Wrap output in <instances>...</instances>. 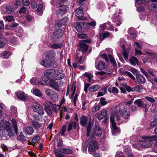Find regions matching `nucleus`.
<instances>
[{"instance_id": "nucleus-29", "label": "nucleus", "mask_w": 157, "mask_h": 157, "mask_svg": "<svg viewBox=\"0 0 157 157\" xmlns=\"http://www.w3.org/2000/svg\"><path fill=\"white\" fill-rule=\"evenodd\" d=\"M6 13L8 14H11L14 12V9L10 6H7L5 8Z\"/></svg>"}, {"instance_id": "nucleus-11", "label": "nucleus", "mask_w": 157, "mask_h": 157, "mask_svg": "<svg viewBox=\"0 0 157 157\" xmlns=\"http://www.w3.org/2000/svg\"><path fill=\"white\" fill-rule=\"evenodd\" d=\"M65 77V74L63 73V71L61 70H58L57 72L56 71L54 76V79L57 80H59L63 79Z\"/></svg>"}, {"instance_id": "nucleus-28", "label": "nucleus", "mask_w": 157, "mask_h": 157, "mask_svg": "<svg viewBox=\"0 0 157 157\" xmlns=\"http://www.w3.org/2000/svg\"><path fill=\"white\" fill-rule=\"evenodd\" d=\"M83 11L82 10V8L79 7V20H85L86 19V18L83 16Z\"/></svg>"}, {"instance_id": "nucleus-3", "label": "nucleus", "mask_w": 157, "mask_h": 157, "mask_svg": "<svg viewBox=\"0 0 157 157\" xmlns=\"http://www.w3.org/2000/svg\"><path fill=\"white\" fill-rule=\"evenodd\" d=\"M143 140L139 142V145L142 147L148 148L152 145V141L157 139V137L155 136H143Z\"/></svg>"}, {"instance_id": "nucleus-62", "label": "nucleus", "mask_w": 157, "mask_h": 157, "mask_svg": "<svg viewBox=\"0 0 157 157\" xmlns=\"http://www.w3.org/2000/svg\"><path fill=\"white\" fill-rule=\"evenodd\" d=\"M149 107V105H148V103H142V106L141 107L145 108L146 109H148Z\"/></svg>"}, {"instance_id": "nucleus-33", "label": "nucleus", "mask_w": 157, "mask_h": 157, "mask_svg": "<svg viewBox=\"0 0 157 157\" xmlns=\"http://www.w3.org/2000/svg\"><path fill=\"white\" fill-rule=\"evenodd\" d=\"M51 47L54 49H57L59 48H61L62 47V44H50Z\"/></svg>"}, {"instance_id": "nucleus-22", "label": "nucleus", "mask_w": 157, "mask_h": 157, "mask_svg": "<svg viewBox=\"0 0 157 157\" xmlns=\"http://www.w3.org/2000/svg\"><path fill=\"white\" fill-rule=\"evenodd\" d=\"M95 67L97 69L99 70H102L105 67V64L104 62L101 61L99 62L97 66H95Z\"/></svg>"}, {"instance_id": "nucleus-17", "label": "nucleus", "mask_w": 157, "mask_h": 157, "mask_svg": "<svg viewBox=\"0 0 157 157\" xmlns=\"http://www.w3.org/2000/svg\"><path fill=\"white\" fill-rule=\"evenodd\" d=\"M17 98L20 100L25 101L26 99L27 95L22 91H19L17 93Z\"/></svg>"}, {"instance_id": "nucleus-16", "label": "nucleus", "mask_w": 157, "mask_h": 157, "mask_svg": "<svg viewBox=\"0 0 157 157\" xmlns=\"http://www.w3.org/2000/svg\"><path fill=\"white\" fill-rule=\"evenodd\" d=\"M97 117L98 120H101L105 118L107 114V111L105 110H102L101 111L98 113Z\"/></svg>"}, {"instance_id": "nucleus-30", "label": "nucleus", "mask_w": 157, "mask_h": 157, "mask_svg": "<svg viewBox=\"0 0 157 157\" xmlns=\"http://www.w3.org/2000/svg\"><path fill=\"white\" fill-rule=\"evenodd\" d=\"M127 67V68H125V69L131 71L134 75H136L138 74V71L136 68L129 66H128Z\"/></svg>"}, {"instance_id": "nucleus-52", "label": "nucleus", "mask_w": 157, "mask_h": 157, "mask_svg": "<svg viewBox=\"0 0 157 157\" xmlns=\"http://www.w3.org/2000/svg\"><path fill=\"white\" fill-rule=\"evenodd\" d=\"M132 29H132V28L129 29L128 30V33L129 34V35L131 36L133 38H135L136 36V33H135L134 32H133V33L130 32V31Z\"/></svg>"}, {"instance_id": "nucleus-58", "label": "nucleus", "mask_w": 157, "mask_h": 157, "mask_svg": "<svg viewBox=\"0 0 157 157\" xmlns=\"http://www.w3.org/2000/svg\"><path fill=\"white\" fill-rule=\"evenodd\" d=\"M157 125V119L155 120L150 124L151 127H154Z\"/></svg>"}, {"instance_id": "nucleus-5", "label": "nucleus", "mask_w": 157, "mask_h": 157, "mask_svg": "<svg viewBox=\"0 0 157 157\" xmlns=\"http://www.w3.org/2000/svg\"><path fill=\"white\" fill-rule=\"evenodd\" d=\"M44 105L45 111L47 114L50 116L52 115L53 109V105L52 102L46 101L44 103Z\"/></svg>"}, {"instance_id": "nucleus-53", "label": "nucleus", "mask_w": 157, "mask_h": 157, "mask_svg": "<svg viewBox=\"0 0 157 157\" xmlns=\"http://www.w3.org/2000/svg\"><path fill=\"white\" fill-rule=\"evenodd\" d=\"M155 6V3H153L150 5L148 7V8L150 10L156 11L155 7H156Z\"/></svg>"}, {"instance_id": "nucleus-26", "label": "nucleus", "mask_w": 157, "mask_h": 157, "mask_svg": "<svg viewBox=\"0 0 157 157\" xmlns=\"http://www.w3.org/2000/svg\"><path fill=\"white\" fill-rule=\"evenodd\" d=\"M94 132L97 136H100L101 135V130L99 127H95L94 129Z\"/></svg>"}, {"instance_id": "nucleus-36", "label": "nucleus", "mask_w": 157, "mask_h": 157, "mask_svg": "<svg viewBox=\"0 0 157 157\" xmlns=\"http://www.w3.org/2000/svg\"><path fill=\"white\" fill-rule=\"evenodd\" d=\"M60 151L65 154H71L72 152L71 150L68 148L62 149Z\"/></svg>"}, {"instance_id": "nucleus-61", "label": "nucleus", "mask_w": 157, "mask_h": 157, "mask_svg": "<svg viewBox=\"0 0 157 157\" xmlns=\"http://www.w3.org/2000/svg\"><path fill=\"white\" fill-rule=\"evenodd\" d=\"M22 2L23 4L26 6H28L30 4V2L29 0H23Z\"/></svg>"}, {"instance_id": "nucleus-48", "label": "nucleus", "mask_w": 157, "mask_h": 157, "mask_svg": "<svg viewBox=\"0 0 157 157\" xmlns=\"http://www.w3.org/2000/svg\"><path fill=\"white\" fill-rule=\"evenodd\" d=\"M19 137L20 140L21 141H25L26 140V138L24 135L23 133L22 132H20V134L19 135Z\"/></svg>"}, {"instance_id": "nucleus-2", "label": "nucleus", "mask_w": 157, "mask_h": 157, "mask_svg": "<svg viewBox=\"0 0 157 157\" xmlns=\"http://www.w3.org/2000/svg\"><path fill=\"white\" fill-rule=\"evenodd\" d=\"M11 123L13 127L9 122L6 121L3 123L0 120V127L3 126V128L8 133V136L10 137L13 136L15 133L18 134V128L16 121L15 119H12Z\"/></svg>"}, {"instance_id": "nucleus-4", "label": "nucleus", "mask_w": 157, "mask_h": 157, "mask_svg": "<svg viewBox=\"0 0 157 157\" xmlns=\"http://www.w3.org/2000/svg\"><path fill=\"white\" fill-rule=\"evenodd\" d=\"M56 73V71L53 69H48L46 70L44 74L42 76L43 81L45 82L48 81V80L52 79L53 77L54 78V76Z\"/></svg>"}, {"instance_id": "nucleus-15", "label": "nucleus", "mask_w": 157, "mask_h": 157, "mask_svg": "<svg viewBox=\"0 0 157 157\" xmlns=\"http://www.w3.org/2000/svg\"><path fill=\"white\" fill-rule=\"evenodd\" d=\"M45 92L46 94L52 98L53 99L54 97H57V95L55 92L52 90L49 89H46L45 90Z\"/></svg>"}, {"instance_id": "nucleus-9", "label": "nucleus", "mask_w": 157, "mask_h": 157, "mask_svg": "<svg viewBox=\"0 0 157 157\" xmlns=\"http://www.w3.org/2000/svg\"><path fill=\"white\" fill-rule=\"evenodd\" d=\"M32 108L35 112L38 113L40 115H43L44 114L42 107L40 105H33L32 106Z\"/></svg>"}, {"instance_id": "nucleus-64", "label": "nucleus", "mask_w": 157, "mask_h": 157, "mask_svg": "<svg viewBox=\"0 0 157 157\" xmlns=\"http://www.w3.org/2000/svg\"><path fill=\"white\" fill-rule=\"evenodd\" d=\"M133 46L135 48V49H137V48H141V47L140 44L136 42L134 44Z\"/></svg>"}, {"instance_id": "nucleus-56", "label": "nucleus", "mask_w": 157, "mask_h": 157, "mask_svg": "<svg viewBox=\"0 0 157 157\" xmlns=\"http://www.w3.org/2000/svg\"><path fill=\"white\" fill-rule=\"evenodd\" d=\"M39 136H37L32 139V141L33 143H36L39 140Z\"/></svg>"}, {"instance_id": "nucleus-51", "label": "nucleus", "mask_w": 157, "mask_h": 157, "mask_svg": "<svg viewBox=\"0 0 157 157\" xmlns=\"http://www.w3.org/2000/svg\"><path fill=\"white\" fill-rule=\"evenodd\" d=\"M145 98L147 101L152 103H154L155 102V99L150 96H146Z\"/></svg>"}, {"instance_id": "nucleus-39", "label": "nucleus", "mask_w": 157, "mask_h": 157, "mask_svg": "<svg viewBox=\"0 0 157 157\" xmlns=\"http://www.w3.org/2000/svg\"><path fill=\"white\" fill-rule=\"evenodd\" d=\"M38 78L36 77H33L30 81V83L33 85H36L38 83Z\"/></svg>"}, {"instance_id": "nucleus-38", "label": "nucleus", "mask_w": 157, "mask_h": 157, "mask_svg": "<svg viewBox=\"0 0 157 157\" xmlns=\"http://www.w3.org/2000/svg\"><path fill=\"white\" fill-rule=\"evenodd\" d=\"M33 94L35 95L38 97H41L42 96V94L40 90L38 89H35L33 90Z\"/></svg>"}, {"instance_id": "nucleus-27", "label": "nucleus", "mask_w": 157, "mask_h": 157, "mask_svg": "<svg viewBox=\"0 0 157 157\" xmlns=\"http://www.w3.org/2000/svg\"><path fill=\"white\" fill-rule=\"evenodd\" d=\"M122 74L123 75H126L130 78L132 80H135V77L129 72L127 71H124L122 72Z\"/></svg>"}, {"instance_id": "nucleus-40", "label": "nucleus", "mask_w": 157, "mask_h": 157, "mask_svg": "<svg viewBox=\"0 0 157 157\" xmlns=\"http://www.w3.org/2000/svg\"><path fill=\"white\" fill-rule=\"evenodd\" d=\"M21 5L20 2L18 1L14 2L13 4V8L15 10L17 8Z\"/></svg>"}, {"instance_id": "nucleus-45", "label": "nucleus", "mask_w": 157, "mask_h": 157, "mask_svg": "<svg viewBox=\"0 0 157 157\" xmlns=\"http://www.w3.org/2000/svg\"><path fill=\"white\" fill-rule=\"evenodd\" d=\"M15 19L14 17L11 16H8L5 17V20L9 22H11L13 21Z\"/></svg>"}, {"instance_id": "nucleus-23", "label": "nucleus", "mask_w": 157, "mask_h": 157, "mask_svg": "<svg viewBox=\"0 0 157 157\" xmlns=\"http://www.w3.org/2000/svg\"><path fill=\"white\" fill-rule=\"evenodd\" d=\"M85 77L88 78V82H90L91 79L93 77V75L92 73L85 72L83 74L82 76V78H84Z\"/></svg>"}, {"instance_id": "nucleus-21", "label": "nucleus", "mask_w": 157, "mask_h": 157, "mask_svg": "<svg viewBox=\"0 0 157 157\" xmlns=\"http://www.w3.org/2000/svg\"><path fill=\"white\" fill-rule=\"evenodd\" d=\"M129 61L131 64L133 66H135L136 64L139 65V61L137 58L135 56H132L129 59Z\"/></svg>"}, {"instance_id": "nucleus-8", "label": "nucleus", "mask_w": 157, "mask_h": 157, "mask_svg": "<svg viewBox=\"0 0 157 157\" xmlns=\"http://www.w3.org/2000/svg\"><path fill=\"white\" fill-rule=\"evenodd\" d=\"M59 25H56V27H58L57 29L53 33V37L54 39H57L61 37L63 35V33L61 32V30L59 28Z\"/></svg>"}, {"instance_id": "nucleus-35", "label": "nucleus", "mask_w": 157, "mask_h": 157, "mask_svg": "<svg viewBox=\"0 0 157 157\" xmlns=\"http://www.w3.org/2000/svg\"><path fill=\"white\" fill-rule=\"evenodd\" d=\"M87 121V117L85 116H83L82 117L80 120L81 124L82 126L86 125V121Z\"/></svg>"}, {"instance_id": "nucleus-60", "label": "nucleus", "mask_w": 157, "mask_h": 157, "mask_svg": "<svg viewBox=\"0 0 157 157\" xmlns=\"http://www.w3.org/2000/svg\"><path fill=\"white\" fill-rule=\"evenodd\" d=\"M140 70L141 71L142 73L147 77L148 78L149 77V76L147 74V72L144 69L141 68L140 69Z\"/></svg>"}, {"instance_id": "nucleus-37", "label": "nucleus", "mask_w": 157, "mask_h": 157, "mask_svg": "<svg viewBox=\"0 0 157 157\" xmlns=\"http://www.w3.org/2000/svg\"><path fill=\"white\" fill-rule=\"evenodd\" d=\"M92 126V124L91 122V121H90L88 125L87 128V132L86 136L87 137H88L89 136V133L91 130V128Z\"/></svg>"}, {"instance_id": "nucleus-49", "label": "nucleus", "mask_w": 157, "mask_h": 157, "mask_svg": "<svg viewBox=\"0 0 157 157\" xmlns=\"http://www.w3.org/2000/svg\"><path fill=\"white\" fill-rule=\"evenodd\" d=\"M100 106L99 105H97L94 106L92 109V111L93 113L96 112L98 111L100 109Z\"/></svg>"}, {"instance_id": "nucleus-46", "label": "nucleus", "mask_w": 157, "mask_h": 157, "mask_svg": "<svg viewBox=\"0 0 157 157\" xmlns=\"http://www.w3.org/2000/svg\"><path fill=\"white\" fill-rule=\"evenodd\" d=\"M43 7V6L42 4H40L39 5L38 7L36 10L37 11L36 13L37 14L40 15L41 14L40 13L41 12Z\"/></svg>"}, {"instance_id": "nucleus-44", "label": "nucleus", "mask_w": 157, "mask_h": 157, "mask_svg": "<svg viewBox=\"0 0 157 157\" xmlns=\"http://www.w3.org/2000/svg\"><path fill=\"white\" fill-rule=\"evenodd\" d=\"M133 89L135 91L137 92H140L143 89V86L138 85L134 87Z\"/></svg>"}, {"instance_id": "nucleus-34", "label": "nucleus", "mask_w": 157, "mask_h": 157, "mask_svg": "<svg viewBox=\"0 0 157 157\" xmlns=\"http://www.w3.org/2000/svg\"><path fill=\"white\" fill-rule=\"evenodd\" d=\"M108 91L110 93L117 94L118 93V89L114 87L108 89Z\"/></svg>"}, {"instance_id": "nucleus-10", "label": "nucleus", "mask_w": 157, "mask_h": 157, "mask_svg": "<svg viewBox=\"0 0 157 157\" xmlns=\"http://www.w3.org/2000/svg\"><path fill=\"white\" fill-rule=\"evenodd\" d=\"M52 61L51 59L45 58V59H43L40 63L41 65L46 67H48L52 65Z\"/></svg>"}, {"instance_id": "nucleus-41", "label": "nucleus", "mask_w": 157, "mask_h": 157, "mask_svg": "<svg viewBox=\"0 0 157 157\" xmlns=\"http://www.w3.org/2000/svg\"><path fill=\"white\" fill-rule=\"evenodd\" d=\"M143 102L141 99L136 100L134 102L135 105H137L139 107H141Z\"/></svg>"}, {"instance_id": "nucleus-20", "label": "nucleus", "mask_w": 157, "mask_h": 157, "mask_svg": "<svg viewBox=\"0 0 157 157\" xmlns=\"http://www.w3.org/2000/svg\"><path fill=\"white\" fill-rule=\"evenodd\" d=\"M24 131L26 133L29 135H31L34 132L33 128L31 126L25 127L24 129Z\"/></svg>"}, {"instance_id": "nucleus-18", "label": "nucleus", "mask_w": 157, "mask_h": 157, "mask_svg": "<svg viewBox=\"0 0 157 157\" xmlns=\"http://www.w3.org/2000/svg\"><path fill=\"white\" fill-rule=\"evenodd\" d=\"M136 77L137 81L141 83L144 84L145 83L146 80L144 76L141 74H138L136 75Z\"/></svg>"}, {"instance_id": "nucleus-47", "label": "nucleus", "mask_w": 157, "mask_h": 157, "mask_svg": "<svg viewBox=\"0 0 157 157\" xmlns=\"http://www.w3.org/2000/svg\"><path fill=\"white\" fill-rule=\"evenodd\" d=\"M67 20V17H65L63 19L59 21V25H64L66 23Z\"/></svg>"}, {"instance_id": "nucleus-31", "label": "nucleus", "mask_w": 157, "mask_h": 157, "mask_svg": "<svg viewBox=\"0 0 157 157\" xmlns=\"http://www.w3.org/2000/svg\"><path fill=\"white\" fill-rule=\"evenodd\" d=\"M32 124L35 128L36 129H38L42 127L43 124L42 123L35 121L32 122Z\"/></svg>"}, {"instance_id": "nucleus-55", "label": "nucleus", "mask_w": 157, "mask_h": 157, "mask_svg": "<svg viewBox=\"0 0 157 157\" xmlns=\"http://www.w3.org/2000/svg\"><path fill=\"white\" fill-rule=\"evenodd\" d=\"M88 36L86 34L81 33L79 34V38L84 39L87 38Z\"/></svg>"}, {"instance_id": "nucleus-6", "label": "nucleus", "mask_w": 157, "mask_h": 157, "mask_svg": "<svg viewBox=\"0 0 157 157\" xmlns=\"http://www.w3.org/2000/svg\"><path fill=\"white\" fill-rule=\"evenodd\" d=\"M98 148V144L96 141L93 140L90 141L88 147L89 153L90 154H93Z\"/></svg>"}, {"instance_id": "nucleus-14", "label": "nucleus", "mask_w": 157, "mask_h": 157, "mask_svg": "<svg viewBox=\"0 0 157 157\" xmlns=\"http://www.w3.org/2000/svg\"><path fill=\"white\" fill-rule=\"evenodd\" d=\"M55 55L56 52L55 51L50 50L46 52L45 56V58L51 59V60H52L55 56Z\"/></svg>"}, {"instance_id": "nucleus-24", "label": "nucleus", "mask_w": 157, "mask_h": 157, "mask_svg": "<svg viewBox=\"0 0 157 157\" xmlns=\"http://www.w3.org/2000/svg\"><path fill=\"white\" fill-rule=\"evenodd\" d=\"M10 55V52L7 51H3L1 53L0 56L2 59L8 58Z\"/></svg>"}, {"instance_id": "nucleus-43", "label": "nucleus", "mask_w": 157, "mask_h": 157, "mask_svg": "<svg viewBox=\"0 0 157 157\" xmlns=\"http://www.w3.org/2000/svg\"><path fill=\"white\" fill-rule=\"evenodd\" d=\"M107 103V102L105 101V98L102 97L100 100L99 104H101L102 106H104Z\"/></svg>"}, {"instance_id": "nucleus-50", "label": "nucleus", "mask_w": 157, "mask_h": 157, "mask_svg": "<svg viewBox=\"0 0 157 157\" xmlns=\"http://www.w3.org/2000/svg\"><path fill=\"white\" fill-rule=\"evenodd\" d=\"M76 90V87L75 86V83H73L72 84V87L71 88V91L72 92L71 94V97H73L74 95L75 94V92Z\"/></svg>"}, {"instance_id": "nucleus-59", "label": "nucleus", "mask_w": 157, "mask_h": 157, "mask_svg": "<svg viewBox=\"0 0 157 157\" xmlns=\"http://www.w3.org/2000/svg\"><path fill=\"white\" fill-rule=\"evenodd\" d=\"M54 152L56 157H64L63 155L62 154L57 152L56 150H54Z\"/></svg>"}, {"instance_id": "nucleus-25", "label": "nucleus", "mask_w": 157, "mask_h": 157, "mask_svg": "<svg viewBox=\"0 0 157 157\" xmlns=\"http://www.w3.org/2000/svg\"><path fill=\"white\" fill-rule=\"evenodd\" d=\"M88 46L86 44L82 43L80 44L79 50L82 51V53L85 52L88 49Z\"/></svg>"}, {"instance_id": "nucleus-42", "label": "nucleus", "mask_w": 157, "mask_h": 157, "mask_svg": "<svg viewBox=\"0 0 157 157\" xmlns=\"http://www.w3.org/2000/svg\"><path fill=\"white\" fill-rule=\"evenodd\" d=\"M6 43V39L4 38H0V48L3 47Z\"/></svg>"}, {"instance_id": "nucleus-57", "label": "nucleus", "mask_w": 157, "mask_h": 157, "mask_svg": "<svg viewBox=\"0 0 157 157\" xmlns=\"http://www.w3.org/2000/svg\"><path fill=\"white\" fill-rule=\"evenodd\" d=\"M23 34V30L21 27L19 28V30L17 33V35L18 36H21Z\"/></svg>"}, {"instance_id": "nucleus-7", "label": "nucleus", "mask_w": 157, "mask_h": 157, "mask_svg": "<svg viewBox=\"0 0 157 157\" xmlns=\"http://www.w3.org/2000/svg\"><path fill=\"white\" fill-rule=\"evenodd\" d=\"M96 25L95 21H93L89 23H85L84 21H79V27H80L82 29H88L89 25L94 26Z\"/></svg>"}, {"instance_id": "nucleus-1", "label": "nucleus", "mask_w": 157, "mask_h": 157, "mask_svg": "<svg viewBox=\"0 0 157 157\" xmlns=\"http://www.w3.org/2000/svg\"><path fill=\"white\" fill-rule=\"evenodd\" d=\"M117 109L114 113H112L110 115V121L112 124V130L113 134L115 135L117 133L120 132V129L116 125L115 122V117L117 121L120 120L121 115L125 119H128L129 116V112L127 108L124 105H120L117 106Z\"/></svg>"}, {"instance_id": "nucleus-32", "label": "nucleus", "mask_w": 157, "mask_h": 157, "mask_svg": "<svg viewBox=\"0 0 157 157\" xmlns=\"http://www.w3.org/2000/svg\"><path fill=\"white\" fill-rule=\"evenodd\" d=\"M100 88L99 86L98 85H94L92 86L89 89L90 91H97Z\"/></svg>"}, {"instance_id": "nucleus-13", "label": "nucleus", "mask_w": 157, "mask_h": 157, "mask_svg": "<svg viewBox=\"0 0 157 157\" xmlns=\"http://www.w3.org/2000/svg\"><path fill=\"white\" fill-rule=\"evenodd\" d=\"M48 85L50 87L55 90H58L59 86L57 82L53 79H51L49 80Z\"/></svg>"}, {"instance_id": "nucleus-63", "label": "nucleus", "mask_w": 157, "mask_h": 157, "mask_svg": "<svg viewBox=\"0 0 157 157\" xmlns=\"http://www.w3.org/2000/svg\"><path fill=\"white\" fill-rule=\"evenodd\" d=\"M26 10V8L24 6L22 7L19 10V12L20 13H25Z\"/></svg>"}, {"instance_id": "nucleus-19", "label": "nucleus", "mask_w": 157, "mask_h": 157, "mask_svg": "<svg viewBox=\"0 0 157 157\" xmlns=\"http://www.w3.org/2000/svg\"><path fill=\"white\" fill-rule=\"evenodd\" d=\"M112 20L113 22L116 23L115 25H116L117 26H119L121 24V18L118 15L117 17H113Z\"/></svg>"}, {"instance_id": "nucleus-12", "label": "nucleus", "mask_w": 157, "mask_h": 157, "mask_svg": "<svg viewBox=\"0 0 157 157\" xmlns=\"http://www.w3.org/2000/svg\"><path fill=\"white\" fill-rule=\"evenodd\" d=\"M67 10V7L66 6L62 5L59 9L56 11V14L59 16H62L65 14Z\"/></svg>"}, {"instance_id": "nucleus-54", "label": "nucleus", "mask_w": 157, "mask_h": 157, "mask_svg": "<svg viewBox=\"0 0 157 157\" xmlns=\"http://www.w3.org/2000/svg\"><path fill=\"white\" fill-rule=\"evenodd\" d=\"M109 56L111 62L114 65L116 64L115 60L113 56L110 54H109Z\"/></svg>"}]
</instances>
